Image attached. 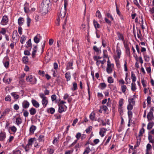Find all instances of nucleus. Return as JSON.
<instances>
[{"label": "nucleus", "mask_w": 154, "mask_h": 154, "mask_svg": "<svg viewBox=\"0 0 154 154\" xmlns=\"http://www.w3.org/2000/svg\"><path fill=\"white\" fill-rule=\"evenodd\" d=\"M22 105L23 108L26 109L29 106V103L27 101L25 100L22 102Z\"/></svg>", "instance_id": "9d476101"}, {"label": "nucleus", "mask_w": 154, "mask_h": 154, "mask_svg": "<svg viewBox=\"0 0 154 154\" xmlns=\"http://www.w3.org/2000/svg\"><path fill=\"white\" fill-rule=\"evenodd\" d=\"M12 42H15L16 43L19 40V36L17 30H14L13 32Z\"/></svg>", "instance_id": "7ed1b4c3"}, {"label": "nucleus", "mask_w": 154, "mask_h": 154, "mask_svg": "<svg viewBox=\"0 0 154 154\" xmlns=\"http://www.w3.org/2000/svg\"><path fill=\"white\" fill-rule=\"evenodd\" d=\"M36 127L34 125H32L29 129L30 132L31 133L33 134L36 129Z\"/></svg>", "instance_id": "cd10ccee"}, {"label": "nucleus", "mask_w": 154, "mask_h": 154, "mask_svg": "<svg viewBox=\"0 0 154 154\" xmlns=\"http://www.w3.org/2000/svg\"><path fill=\"white\" fill-rule=\"evenodd\" d=\"M26 81L28 82H31L32 84H35L36 83L37 80L35 78H33L32 75H29L27 77Z\"/></svg>", "instance_id": "20e7f679"}, {"label": "nucleus", "mask_w": 154, "mask_h": 154, "mask_svg": "<svg viewBox=\"0 0 154 154\" xmlns=\"http://www.w3.org/2000/svg\"><path fill=\"white\" fill-rule=\"evenodd\" d=\"M66 10L65 9L62 8L61 9L60 14L59 15V17L62 18L65 17L66 14Z\"/></svg>", "instance_id": "9b49d317"}, {"label": "nucleus", "mask_w": 154, "mask_h": 154, "mask_svg": "<svg viewBox=\"0 0 154 154\" xmlns=\"http://www.w3.org/2000/svg\"><path fill=\"white\" fill-rule=\"evenodd\" d=\"M96 16L99 19H102V17L101 14L99 11L98 10L97 11Z\"/></svg>", "instance_id": "7c9ffc66"}, {"label": "nucleus", "mask_w": 154, "mask_h": 154, "mask_svg": "<svg viewBox=\"0 0 154 154\" xmlns=\"http://www.w3.org/2000/svg\"><path fill=\"white\" fill-rule=\"evenodd\" d=\"M140 136H137V143H136V144L134 146V147L135 148H136V147H138L140 145V142L141 141V138Z\"/></svg>", "instance_id": "a211bd4d"}, {"label": "nucleus", "mask_w": 154, "mask_h": 154, "mask_svg": "<svg viewBox=\"0 0 154 154\" xmlns=\"http://www.w3.org/2000/svg\"><path fill=\"white\" fill-rule=\"evenodd\" d=\"M95 114L94 112H92L89 116L90 119L92 121L95 120Z\"/></svg>", "instance_id": "c85d7f7f"}, {"label": "nucleus", "mask_w": 154, "mask_h": 154, "mask_svg": "<svg viewBox=\"0 0 154 154\" xmlns=\"http://www.w3.org/2000/svg\"><path fill=\"white\" fill-rule=\"evenodd\" d=\"M106 15L107 17L110 18L113 21L114 20V18L112 15L109 13L107 12L106 13Z\"/></svg>", "instance_id": "37998d69"}, {"label": "nucleus", "mask_w": 154, "mask_h": 154, "mask_svg": "<svg viewBox=\"0 0 154 154\" xmlns=\"http://www.w3.org/2000/svg\"><path fill=\"white\" fill-rule=\"evenodd\" d=\"M116 52L117 54V56H115L114 57V59L117 62L119 60V59L120 57V56L121 54V51L120 49L117 48L116 50Z\"/></svg>", "instance_id": "0eeeda50"}, {"label": "nucleus", "mask_w": 154, "mask_h": 154, "mask_svg": "<svg viewBox=\"0 0 154 154\" xmlns=\"http://www.w3.org/2000/svg\"><path fill=\"white\" fill-rule=\"evenodd\" d=\"M93 23L95 28L96 29L100 28V25L95 20L93 21Z\"/></svg>", "instance_id": "bb28decb"}, {"label": "nucleus", "mask_w": 154, "mask_h": 154, "mask_svg": "<svg viewBox=\"0 0 154 154\" xmlns=\"http://www.w3.org/2000/svg\"><path fill=\"white\" fill-rule=\"evenodd\" d=\"M73 66V63L72 62H68L66 65V69L68 70L70 69H72L73 68L72 66Z\"/></svg>", "instance_id": "aec40b11"}, {"label": "nucleus", "mask_w": 154, "mask_h": 154, "mask_svg": "<svg viewBox=\"0 0 154 154\" xmlns=\"http://www.w3.org/2000/svg\"><path fill=\"white\" fill-rule=\"evenodd\" d=\"M143 54L145 61H146V62L149 61L150 59L149 57L148 56L146 55L144 53H143Z\"/></svg>", "instance_id": "4c0bfd02"}, {"label": "nucleus", "mask_w": 154, "mask_h": 154, "mask_svg": "<svg viewBox=\"0 0 154 154\" xmlns=\"http://www.w3.org/2000/svg\"><path fill=\"white\" fill-rule=\"evenodd\" d=\"M41 38V36L39 34H37L34 38V42L37 44L39 42Z\"/></svg>", "instance_id": "6e6552de"}, {"label": "nucleus", "mask_w": 154, "mask_h": 154, "mask_svg": "<svg viewBox=\"0 0 154 154\" xmlns=\"http://www.w3.org/2000/svg\"><path fill=\"white\" fill-rule=\"evenodd\" d=\"M50 0H43L40 7V11L42 14H45L48 12Z\"/></svg>", "instance_id": "f257e3e1"}, {"label": "nucleus", "mask_w": 154, "mask_h": 154, "mask_svg": "<svg viewBox=\"0 0 154 154\" xmlns=\"http://www.w3.org/2000/svg\"><path fill=\"white\" fill-rule=\"evenodd\" d=\"M106 129L104 128L100 129L99 134L101 137H103L104 136V134L106 132Z\"/></svg>", "instance_id": "dca6fc26"}, {"label": "nucleus", "mask_w": 154, "mask_h": 154, "mask_svg": "<svg viewBox=\"0 0 154 154\" xmlns=\"http://www.w3.org/2000/svg\"><path fill=\"white\" fill-rule=\"evenodd\" d=\"M134 105L128 104L127 106V109L128 110H131L133 108V106Z\"/></svg>", "instance_id": "3c124183"}, {"label": "nucleus", "mask_w": 154, "mask_h": 154, "mask_svg": "<svg viewBox=\"0 0 154 154\" xmlns=\"http://www.w3.org/2000/svg\"><path fill=\"white\" fill-rule=\"evenodd\" d=\"M124 100L123 99H120L119 102V106H122L124 103Z\"/></svg>", "instance_id": "13d9d810"}, {"label": "nucleus", "mask_w": 154, "mask_h": 154, "mask_svg": "<svg viewBox=\"0 0 154 154\" xmlns=\"http://www.w3.org/2000/svg\"><path fill=\"white\" fill-rule=\"evenodd\" d=\"M117 35L118 37L119 40H122L123 42L125 41L123 35L122 34L118 32L117 33Z\"/></svg>", "instance_id": "393cba45"}, {"label": "nucleus", "mask_w": 154, "mask_h": 154, "mask_svg": "<svg viewBox=\"0 0 154 154\" xmlns=\"http://www.w3.org/2000/svg\"><path fill=\"white\" fill-rule=\"evenodd\" d=\"M33 105L36 108H38L39 106V103L35 100L32 99L31 101Z\"/></svg>", "instance_id": "2eb2a0df"}, {"label": "nucleus", "mask_w": 154, "mask_h": 154, "mask_svg": "<svg viewBox=\"0 0 154 154\" xmlns=\"http://www.w3.org/2000/svg\"><path fill=\"white\" fill-rule=\"evenodd\" d=\"M11 94L15 99H17L19 98V96L18 94H16L15 92L12 93Z\"/></svg>", "instance_id": "e433bc0d"}, {"label": "nucleus", "mask_w": 154, "mask_h": 154, "mask_svg": "<svg viewBox=\"0 0 154 154\" xmlns=\"http://www.w3.org/2000/svg\"><path fill=\"white\" fill-rule=\"evenodd\" d=\"M10 111V109H7L3 112L2 116H5L6 114H8Z\"/></svg>", "instance_id": "a19ab883"}, {"label": "nucleus", "mask_w": 154, "mask_h": 154, "mask_svg": "<svg viewBox=\"0 0 154 154\" xmlns=\"http://www.w3.org/2000/svg\"><path fill=\"white\" fill-rule=\"evenodd\" d=\"M31 19L29 17H27V25L28 26H30V24L31 23Z\"/></svg>", "instance_id": "052dcab7"}, {"label": "nucleus", "mask_w": 154, "mask_h": 154, "mask_svg": "<svg viewBox=\"0 0 154 154\" xmlns=\"http://www.w3.org/2000/svg\"><path fill=\"white\" fill-rule=\"evenodd\" d=\"M73 88H72L73 91H75L77 89V83L75 82L73 83Z\"/></svg>", "instance_id": "bf43d9fd"}, {"label": "nucleus", "mask_w": 154, "mask_h": 154, "mask_svg": "<svg viewBox=\"0 0 154 154\" xmlns=\"http://www.w3.org/2000/svg\"><path fill=\"white\" fill-rule=\"evenodd\" d=\"M55 149L54 147L52 146H51L48 148L47 149V152L49 154H53L54 151Z\"/></svg>", "instance_id": "f8f14e48"}, {"label": "nucleus", "mask_w": 154, "mask_h": 154, "mask_svg": "<svg viewBox=\"0 0 154 154\" xmlns=\"http://www.w3.org/2000/svg\"><path fill=\"white\" fill-rule=\"evenodd\" d=\"M31 147L29 145H28V144L27 143L26 145V146L24 148V149L25 150V151L26 152H28L29 151V148H31Z\"/></svg>", "instance_id": "5fc2aeb1"}, {"label": "nucleus", "mask_w": 154, "mask_h": 154, "mask_svg": "<svg viewBox=\"0 0 154 154\" xmlns=\"http://www.w3.org/2000/svg\"><path fill=\"white\" fill-rule=\"evenodd\" d=\"M8 21V19L7 16L5 15L2 17V20L1 22V24L2 25L5 26L6 25Z\"/></svg>", "instance_id": "423d86ee"}, {"label": "nucleus", "mask_w": 154, "mask_h": 154, "mask_svg": "<svg viewBox=\"0 0 154 154\" xmlns=\"http://www.w3.org/2000/svg\"><path fill=\"white\" fill-rule=\"evenodd\" d=\"M22 120L20 117H17L16 118V123L17 125H19L22 123Z\"/></svg>", "instance_id": "4be33fe9"}, {"label": "nucleus", "mask_w": 154, "mask_h": 154, "mask_svg": "<svg viewBox=\"0 0 154 154\" xmlns=\"http://www.w3.org/2000/svg\"><path fill=\"white\" fill-rule=\"evenodd\" d=\"M81 136V134L80 133L78 132L75 135V137L77 140H79Z\"/></svg>", "instance_id": "e2e57ef3"}, {"label": "nucleus", "mask_w": 154, "mask_h": 154, "mask_svg": "<svg viewBox=\"0 0 154 154\" xmlns=\"http://www.w3.org/2000/svg\"><path fill=\"white\" fill-rule=\"evenodd\" d=\"M36 142L35 139V138H32L29 139L28 144L30 146L32 147V144L34 143H36Z\"/></svg>", "instance_id": "1a4fd4ad"}, {"label": "nucleus", "mask_w": 154, "mask_h": 154, "mask_svg": "<svg viewBox=\"0 0 154 154\" xmlns=\"http://www.w3.org/2000/svg\"><path fill=\"white\" fill-rule=\"evenodd\" d=\"M154 111V108H150L149 112L148 113L147 118L148 120H151L153 116V112Z\"/></svg>", "instance_id": "39448f33"}, {"label": "nucleus", "mask_w": 154, "mask_h": 154, "mask_svg": "<svg viewBox=\"0 0 154 154\" xmlns=\"http://www.w3.org/2000/svg\"><path fill=\"white\" fill-rule=\"evenodd\" d=\"M6 134L5 132H1L0 133V141H3L5 138Z\"/></svg>", "instance_id": "f3484780"}, {"label": "nucleus", "mask_w": 154, "mask_h": 154, "mask_svg": "<svg viewBox=\"0 0 154 154\" xmlns=\"http://www.w3.org/2000/svg\"><path fill=\"white\" fill-rule=\"evenodd\" d=\"M151 146L150 144H147L146 146V151H149L151 149Z\"/></svg>", "instance_id": "4d7b16f0"}, {"label": "nucleus", "mask_w": 154, "mask_h": 154, "mask_svg": "<svg viewBox=\"0 0 154 154\" xmlns=\"http://www.w3.org/2000/svg\"><path fill=\"white\" fill-rule=\"evenodd\" d=\"M13 154H21V152L19 150L16 149L13 151Z\"/></svg>", "instance_id": "8fccbe9b"}, {"label": "nucleus", "mask_w": 154, "mask_h": 154, "mask_svg": "<svg viewBox=\"0 0 154 154\" xmlns=\"http://www.w3.org/2000/svg\"><path fill=\"white\" fill-rule=\"evenodd\" d=\"M59 106V112L61 113L65 111L64 109L65 108H67V107L65 105H58Z\"/></svg>", "instance_id": "4468645a"}, {"label": "nucleus", "mask_w": 154, "mask_h": 154, "mask_svg": "<svg viewBox=\"0 0 154 154\" xmlns=\"http://www.w3.org/2000/svg\"><path fill=\"white\" fill-rule=\"evenodd\" d=\"M106 70L107 73L108 74H110L112 72V70L111 67H107Z\"/></svg>", "instance_id": "79ce46f5"}, {"label": "nucleus", "mask_w": 154, "mask_h": 154, "mask_svg": "<svg viewBox=\"0 0 154 154\" xmlns=\"http://www.w3.org/2000/svg\"><path fill=\"white\" fill-rule=\"evenodd\" d=\"M65 76L67 81H69L70 80L71 75L69 72H66L65 75Z\"/></svg>", "instance_id": "6ab92c4d"}, {"label": "nucleus", "mask_w": 154, "mask_h": 154, "mask_svg": "<svg viewBox=\"0 0 154 154\" xmlns=\"http://www.w3.org/2000/svg\"><path fill=\"white\" fill-rule=\"evenodd\" d=\"M131 77L132 82H135L136 81V78L133 72H131Z\"/></svg>", "instance_id": "c756f323"}, {"label": "nucleus", "mask_w": 154, "mask_h": 154, "mask_svg": "<svg viewBox=\"0 0 154 154\" xmlns=\"http://www.w3.org/2000/svg\"><path fill=\"white\" fill-rule=\"evenodd\" d=\"M91 150L89 147H87L85 149L83 154H88L90 152Z\"/></svg>", "instance_id": "2f4dec72"}, {"label": "nucleus", "mask_w": 154, "mask_h": 154, "mask_svg": "<svg viewBox=\"0 0 154 154\" xmlns=\"http://www.w3.org/2000/svg\"><path fill=\"white\" fill-rule=\"evenodd\" d=\"M48 112L53 114L55 112V109L54 108L51 107L48 109Z\"/></svg>", "instance_id": "72a5a7b5"}, {"label": "nucleus", "mask_w": 154, "mask_h": 154, "mask_svg": "<svg viewBox=\"0 0 154 154\" xmlns=\"http://www.w3.org/2000/svg\"><path fill=\"white\" fill-rule=\"evenodd\" d=\"M11 80L12 79L10 78H9L8 79H6L5 78H4L3 79L4 82L8 84H9L11 82Z\"/></svg>", "instance_id": "473e14b6"}, {"label": "nucleus", "mask_w": 154, "mask_h": 154, "mask_svg": "<svg viewBox=\"0 0 154 154\" xmlns=\"http://www.w3.org/2000/svg\"><path fill=\"white\" fill-rule=\"evenodd\" d=\"M30 113L31 115H35L36 112V110L33 107L32 108L29 110Z\"/></svg>", "instance_id": "a878e982"}, {"label": "nucleus", "mask_w": 154, "mask_h": 154, "mask_svg": "<svg viewBox=\"0 0 154 154\" xmlns=\"http://www.w3.org/2000/svg\"><path fill=\"white\" fill-rule=\"evenodd\" d=\"M10 128L11 130L14 133H15L17 131V128L14 126L10 127Z\"/></svg>", "instance_id": "a18cd8bd"}, {"label": "nucleus", "mask_w": 154, "mask_h": 154, "mask_svg": "<svg viewBox=\"0 0 154 154\" xmlns=\"http://www.w3.org/2000/svg\"><path fill=\"white\" fill-rule=\"evenodd\" d=\"M4 66L6 68L8 67L9 66V62L8 61H6L4 63Z\"/></svg>", "instance_id": "774afa93"}, {"label": "nucleus", "mask_w": 154, "mask_h": 154, "mask_svg": "<svg viewBox=\"0 0 154 154\" xmlns=\"http://www.w3.org/2000/svg\"><path fill=\"white\" fill-rule=\"evenodd\" d=\"M92 127L91 126H90L88 128H87L86 130L85 131L87 133H90L92 129Z\"/></svg>", "instance_id": "de8ad7c7"}, {"label": "nucleus", "mask_w": 154, "mask_h": 154, "mask_svg": "<svg viewBox=\"0 0 154 154\" xmlns=\"http://www.w3.org/2000/svg\"><path fill=\"white\" fill-rule=\"evenodd\" d=\"M39 96L40 98L42 99V103L43 107H45L48 103V99L46 97L44 94L42 93H40Z\"/></svg>", "instance_id": "f03ea898"}, {"label": "nucleus", "mask_w": 154, "mask_h": 154, "mask_svg": "<svg viewBox=\"0 0 154 154\" xmlns=\"http://www.w3.org/2000/svg\"><path fill=\"white\" fill-rule=\"evenodd\" d=\"M26 47L27 48L31 47L32 45V43L31 39H29L28 41L26 42Z\"/></svg>", "instance_id": "ea45409f"}, {"label": "nucleus", "mask_w": 154, "mask_h": 154, "mask_svg": "<svg viewBox=\"0 0 154 154\" xmlns=\"http://www.w3.org/2000/svg\"><path fill=\"white\" fill-rule=\"evenodd\" d=\"M6 32V30L4 28H2L1 29V30L0 32V33L2 34L3 35H5Z\"/></svg>", "instance_id": "6e6d98bb"}, {"label": "nucleus", "mask_w": 154, "mask_h": 154, "mask_svg": "<svg viewBox=\"0 0 154 154\" xmlns=\"http://www.w3.org/2000/svg\"><path fill=\"white\" fill-rule=\"evenodd\" d=\"M148 139L149 143H154V137L153 138L152 136L149 134H148Z\"/></svg>", "instance_id": "5701e85b"}, {"label": "nucleus", "mask_w": 154, "mask_h": 154, "mask_svg": "<svg viewBox=\"0 0 154 154\" xmlns=\"http://www.w3.org/2000/svg\"><path fill=\"white\" fill-rule=\"evenodd\" d=\"M26 37L24 35H23L21 38L20 39V42L21 44H23L24 42L25 41L26 39Z\"/></svg>", "instance_id": "c9c22d12"}, {"label": "nucleus", "mask_w": 154, "mask_h": 154, "mask_svg": "<svg viewBox=\"0 0 154 154\" xmlns=\"http://www.w3.org/2000/svg\"><path fill=\"white\" fill-rule=\"evenodd\" d=\"M127 87L125 85H122L121 86V89L122 92L125 93L127 89Z\"/></svg>", "instance_id": "c03bdc74"}, {"label": "nucleus", "mask_w": 154, "mask_h": 154, "mask_svg": "<svg viewBox=\"0 0 154 154\" xmlns=\"http://www.w3.org/2000/svg\"><path fill=\"white\" fill-rule=\"evenodd\" d=\"M5 100L6 101H10L11 100V98L9 95H7L5 98Z\"/></svg>", "instance_id": "603ef678"}, {"label": "nucleus", "mask_w": 154, "mask_h": 154, "mask_svg": "<svg viewBox=\"0 0 154 154\" xmlns=\"http://www.w3.org/2000/svg\"><path fill=\"white\" fill-rule=\"evenodd\" d=\"M141 83L142 85L144 87H146V82L145 81L144 79H142L141 80Z\"/></svg>", "instance_id": "864d4df0"}, {"label": "nucleus", "mask_w": 154, "mask_h": 154, "mask_svg": "<svg viewBox=\"0 0 154 154\" xmlns=\"http://www.w3.org/2000/svg\"><path fill=\"white\" fill-rule=\"evenodd\" d=\"M144 131H145L143 127L141 129L140 131V132L139 133V135L138 136H142V134L144 132Z\"/></svg>", "instance_id": "49530a36"}, {"label": "nucleus", "mask_w": 154, "mask_h": 154, "mask_svg": "<svg viewBox=\"0 0 154 154\" xmlns=\"http://www.w3.org/2000/svg\"><path fill=\"white\" fill-rule=\"evenodd\" d=\"M131 89L132 91H134L137 89L136 84L135 82H132L131 83Z\"/></svg>", "instance_id": "b1692460"}, {"label": "nucleus", "mask_w": 154, "mask_h": 154, "mask_svg": "<svg viewBox=\"0 0 154 154\" xmlns=\"http://www.w3.org/2000/svg\"><path fill=\"white\" fill-rule=\"evenodd\" d=\"M24 22V19L23 17H20L18 20V23L19 25L20 26L23 25Z\"/></svg>", "instance_id": "412c9836"}, {"label": "nucleus", "mask_w": 154, "mask_h": 154, "mask_svg": "<svg viewBox=\"0 0 154 154\" xmlns=\"http://www.w3.org/2000/svg\"><path fill=\"white\" fill-rule=\"evenodd\" d=\"M129 104L134 105L135 103V101L133 98H130L128 99Z\"/></svg>", "instance_id": "f704fd0d"}, {"label": "nucleus", "mask_w": 154, "mask_h": 154, "mask_svg": "<svg viewBox=\"0 0 154 154\" xmlns=\"http://www.w3.org/2000/svg\"><path fill=\"white\" fill-rule=\"evenodd\" d=\"M108 81L109 83H112L113 82V79L111 77H109L108 78Z\"/></svg>", "instance_id": "69168bd1"}, {"label": "nucleus", "mask_w": 154, "mask_h": 154, "mask_svg": "<svg viewBox=\"0 0 154 154\" xmlns=\"http://www.w3.org/2000/svg\"><path fill=\"white\" fill-rule=\"evenodd\" d=\"M97 121H98V122H101L102 124V125H106V123L105 122H104V121L103 120L101 119L100 118H99L98 119Z\"/></svg>", "instance_id": "680f3d73"}, {"label": "nucleus", "mask_w": 154, "mask_h": 154, "mask_svg": "<svg viewBox=\"0 0 154 154\" xmlns=\"http://www.w3.org/2000/svg\"><path fill=\"white\" fill-rule=\"evenodd\" d=\"M44 136L43 135L40 136L38 138L39 141H42L44 140Z\"/></svg>", "instance_id": "0e129e2a"}, {"label": "nucleus", "mask_w": 154, "mask_h": 154, "mask_svg": "<svg viewBox=\"0 0 154 154\" xmlns=\"http://www.w3.org/2000/svg\"><path fill=\"white\" fill-rule=\"evenodd\" d=\"M100 85L101 86V89L102 90L104 89L106 86V84L104 83H100Z\"/></svg>", "instance_id": "09e8293b"}, {"label": "nucleus", "mask_w": 154, "mask_h": 154, "mask_svg": "<svg viewBox=\"0 0 154 154\" xmlns=\"http://www.w3.org/2000/svg\"><path fill=\"white\" fill-rule=\"evenodd\" d=\"M29 4L26 2L24 5V9L25 13H28L29 11Z\"/></svg>", "instance_id": "ddd939ff"}, {"label": "nucleus", "mask_w": 154, "mask_h": 154, "mask_svg": "<svg viewBox=\"0 0 154 154\" xmlns=\"http://www.w3.org/2000/svg\"><path fill=\"white\" fill-rule=\"evenodd\" d=\"M153 125V123L152 122H149L147 126V129L148 130L151 129Z\"/></svg>", "instance_id": "58836bf2"}, {"label": "nucleus", "mask_w": 154, "mask_h": 154, "mask_svg": "<svg viewBox=\"0 0 154 154\" xmlns=\"http://www.w3.org/2000/svg\"><path fill=\"white\" fill-rule=\"evenodd\" d=\"M23 61L25 63H26L28 62V58L27 57H24L23 58Z\"/></svg>", "instance_id": "338daca9"}]
</instances>
